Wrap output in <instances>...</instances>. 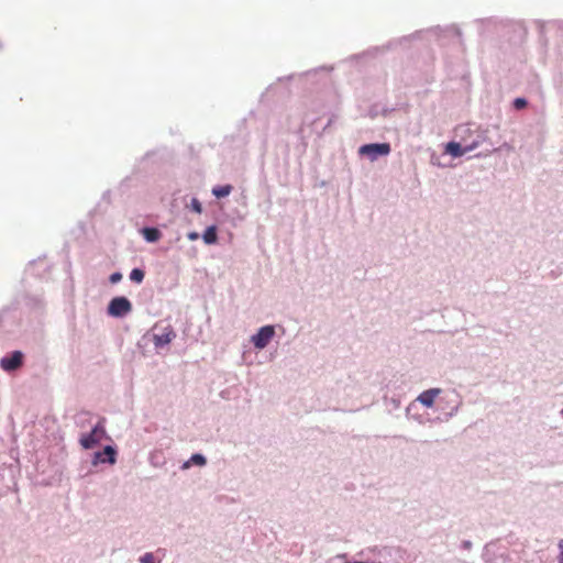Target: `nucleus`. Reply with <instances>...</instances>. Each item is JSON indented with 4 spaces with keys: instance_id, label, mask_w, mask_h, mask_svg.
Masks as SVG:
<instances>
[{
    "instance_id": "1",
    "label": "nucleus",
    "mask_w": 563,
    "mask_h": 563,
    "mask_svg": "<svg viewBox=\"0 0 563 563\" xmlns=\"http://www.w3.org/2000/svg\"><path fill=\"white\" fill-rule=\"evenodd\" d=\"M358 153L375 161L378 156L388 155L390 153V145L388 143L365 144L360 147Z\"/></svg>"
},
{
    "instance_id": "2",
    "label": "nucleus",
    "mask_w": 563,
    "mask_h": 563,
    "mask_svg": "<svg viewBox=\"0 0 563 563\" xmlns=\"http://www.w3.org/2000/svg\"><path fill=\"white\" fill-rule=\"evenodd\" d=\"M106 437V430L102 422H98L90 433L85 434L80 439V444L85 449H91Z\"/></svg>"
},
{
    "instance_id": "3",
    "label": "nucleus",
    "mask_w": 563,
    "mask_h": 563,
    "mask_svg": "<svg viewBox=\"0 0 563 563\" xmlns=\"http://www.w3.org/2000/svg\"><path fill=\"white\" fill-rule=\"evenodd\" d=\"M131 310L132 305L125 297H115L108 306V313L112 317H123Z\"/></svg>"
},
{
    "instance_id": "4",
    "label": "nucleus",
    "mask_w": 563,
    "mask_h": 563,
    "mask_svg": "<svg viewBox=\"0 0 563 563\" xmlns=\"http://www.w3.org/2000/svg\"><path fill=\"white\" fill-rule=\"evenodd\" d=\"M275 335V329L273 325L262 327L256 334L251 339L254 346L258 350H263L271 342Z\"/></svg>"
},
{
    "instance_id": "5",
    "label": "nucleus",
    "mask_w": 563,
    "mask_h": 563,
    "mask_svg": "<svg viewBox=\"0 0 563 563\" xmlns=\"http://www.w3.org/2000/svg\"><path fill=\"white\" fill-rule=\"evenodd\" d=\"M23 364V353L14 351L9 356H4L0 361V366L5 372H13Z\"/></svg>"
},
{
    "instance_id": "6",
    "label": "nucleus",
    "mask_w": 563,
    "mask_h": 563,
    "mask_svg": "<svg viewBox=\"0 0 563 563\" xmlns=\"http://www.w3.org/2000/svg\"><path fill=\"white\" fill-rule=\"evenodd\" d=\"M176 336L175 332L170 328L164 329L162 333L154 334V344L155 346H164L172 342V340Z\"/></svg>"
},
{
    "instance_id": "7",
    "label": "nucleus",
    "mask_w": 563,
    "mask_h": 563,
    "mask_svg": "<svg viewBox=\"0 0 563 563\" xmlns=\"http://www.w3.org/2000/svg\"><path fill=\"white\" fill-rule=\"evenodd\" d=\"M115 450L108 445L104 448V450L102 452H97L95 454V459L96 461L98 462H101V463H106V462H109L110 464H114L115 463Z\"/></svg>"
},
{
    "instance_id": "8",
    "label": "nucleus",
    "mask_w": 563,
    "mask_h": 563,
    "mask_svg": "<svg viewBox=\"0 0 563 563\" xmlns=\"http://www.w3.org/2000/svg\"><path fill=\"white\" fill-rule=\"evenodd\" d=\"M439 393L440 389L426 390L419 395L418 400L426 407H432Z\"/></svg>"
},
{
    "instance_id": "9",
    "label": "nucleus",
    "mask_w": 563,
    "mask_h": 563,
    "mask_svg": "<svg viewBox=\"0 0 563 563\" xmlns=\"http://www.w3.org/2000/svg\"><path fill=\"white\" fill-rule=\"evenodd\" d=\"M445 152L454 157H460L466 153V150L457 142H449L446 144Z\"/></svg>"
},
{
    "instance_id": "10",
    "label": "nucleus",
    "mask_w": 563,
    "mask_h": 563,
    "mask_svg": "<svg viewBox=\"0 0 563 563\" xmlns=\"http://www.w3.org/2000/svg\"><path fill=\"white\" fill-rule=\"evenodd\" d=\"M202 239L206 244H214L218 241L217 228L214 225L207 228Z\"/></svg>"
},
{
    "instance_id": "11",
    "label": "nucleus",
    "mask_w": 563,
    "mask_h": 563,
    "mask_svg": "<svg viewBox=\"0 0 563 563\" xmlns=\"http://www.w3.org/2000/svg\"><path fill=\"white\" fill-rule=\"evenodd\" d=\"M143 236L148 242H156L161 238V232L156 228H145L143 229Z\"/></svg>"
},
{
    "instance_id": "12",
    "label": "nucleus",
    "mask_w": 563,
    "mask_h": 563,
    "mask_svg": "<svg viewBox=\"0 0 563 563\" xmlns=\"http://www.w3.org/2000/svg\"><path fill=\"white\" fill-rule=\"evenodd\" d=\"M232 186L231 185H225V186H218V187H214L212 189V194L217 197V198H224L227 196H229L232 191Z\"/></svg>"
},
{
    "instance_id": "13",
    "label": "nucleus",
    "mask_w": 563,
    "mask_h": 563,
    "mask_svg": "<svg viewBox=\"0 0 563 563\" xmlns=\"http://www.w3.org/2000/svg\"><path fill=\"white\" fill-rule=\"evenodd\" d=\"M206 457L201 454H194L189 461L184 464V468H188L191 464L203 466L206 464Z\"/></svg>"
},
{
    "instance_id": "14",
    "label": "nucleus",
    "mask_w": 563,
    "mask_h": 563,
    "mask_svg": "<svg viewBox=\"0 0 563 563\" xmlns=\"http://www.w3.org/2000/svg\"><path fill=\"white\" fill-rule=\"evenodd\" d=\"M144 276H145V274H144V272H143L142 269H140V268H134V269H132V272H131V274H130V279H131L132 282H134V283L140 284V283H142V282H143Z\"/></svg>"
},
{
    "instance_id": "15",
    "label": "nucleus",
    "mask_w": 563,
    "mask_h": 563,
    "mask_svg": "<svg viewBox=\"0 0 563 563\" xmlns=\"http://www.w3.org/2000/svg\"><path fill=\"white\" fill-rule=\"evenodd\" d=\"M190 208H191L192 211H195L197 213H201L202 212L201 202L197 198H192L191 199Z\"/></svg>"
},
{
    "instance_id": "16",
    "label": "nucleus",
    "mask_w": 563,
    "mask_h": 563,
    "mask_svg": "<svg viewBox=\"0 0 563 563\" xmlns=\"http://www.w3.org/2000/svg\"><path fill=\"white\" fill-rule=\"evenodd\" d=\"M526 106H527V100H526V99H523V98H517V99H515V101H514V107H515L517 110H521V109H523Z\"/></svg>"
},
{
    "instance_id": "17",
    "label": "nucleus",
    "mask_w": 563,
    "mask_h": 563,
    "mask_svg": "<svg viewBox=\"0 0 563 563\" xmlns=\"http://www.w3.org/2000/svg\"><path fill=\"white\" fill-rule=\"evenodd\" d=\"M141 563H155L154 555L152 553H145L141 560Z\"/></svg>"
},
{
    "instance_id": "18",
    "label": "nucleus",
    "mask_w": 563,
    "mask_h": 563,
    "mask_svg": "<svg viewBox=\"0 0 563 563\" xmlns=\"http://www.w3.org/2000/svg\"><path fill=\"white\" fill-rule=\"evenodd\" d=\"M122 278V275L120 273H113L111 276H110V282L112 284H115L118 282H120Z\"/></svg>"
},
{
    "instance_id": "19",
    "label": "nucleus",
    "mask_w": 563,
    "mask_h": 563,
    "mask_svg": "<svg viewBox=\"0 0 563 563\" xmlns=\"http://www.w3.org/2000/svg\"><path fill=\"white\" fill-rule=\"evenodd\" d=\"M559 549H560L559 563H563V540H560Z\"/></svg>"
},
{
    "instance_id": "20",
    "label": "nucleus",
    "mask_w": 563,
    "mask_h": 563,
    "mask_svg": "<svg viewBox=\"0 0 563 563\" xmlns=\"http://www.w3.org/2000/svg\"><path fill=\"white\" fill-rule=\"evenodd\" d=\"M187 236H188V239H189L190 241H196V240H198V239H199V234H198L197 232H195V231L189 232Z\"/></svg>"
}]
</instances>
